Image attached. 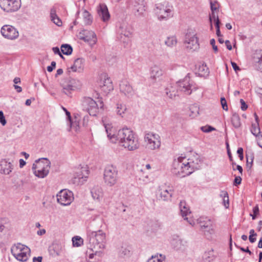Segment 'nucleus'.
Returning a JSON list of instances; mask_svg holds the SVG:
<instances>
[{
    "instance_id": "1",
    "label": "nucleus",
    "mask_w": 262,
    "mask_h": 262,
    "mask_svg": "<svg viewBox=\"0 0 262 262\" xmlns=\"http://www.w3.org/2000/svg\"><path fill=\"white\" fill-rule=\"evenodd\" d=\"M108 139L114 143L118 141L120 145L129 151H134L140 147L136 134L130 128L124 127L115 134L114 129L110 124H104Z\"/></svg>"
},
{
    "instance_id": "2",
    "label": "nucleus",
    "mask_w": 262,
    "mask_h": 262,
    "mask_svg": "<svg viewBox=\"0 0 262 262\" xmlns=\"http://www.w3.org/2000/svg\"><path fill=\"white\" fill-rule=\"evenodd\" d=\"M89 247L92 251L101 250L105 248L106 234L102 230L93 231L89 233Z\"/></svg>"
},
{
    "instance_id": "3",
    "label": "nucleus",
    "mask_w": 262,
    "mask_h": 262,
    "mask_svg": "<svg viewBox=\"0 0 262 262\" xmlns=\"http://www.w3.org/2000/svg\"><path fill=\"white\" fill-rule=\"evenodd\" d=\"M32 169L34 174L40 178L46 177L49 173L50 168V162L47 158H42L35 161Z\"/></svg>"
},
{
    "instance_id": "4",
    "label": "nucleus",
    "mask_w": 262,
    "mask_h": 262,
    "mask_svg": "<svg viewBox=\"0 0 262 262\" xmlns=\"http://www.w3.org/2000/svg\"><path fill=\"white\" fill-rule=\"evenodd\" d=\"M118 171L117 167L113 165L105 166L103 172V181L105 185L113 187L117 183Z\"/></svg>"
},
{
    "instance_id": "5",
    "label": "nucleus",
    "mask_w": 262,
    "mask_h": 262,
    "mask_svg": "<svg viewBox=\"0 0 262 262\" xmlns=\"http://www.w3.org/2000/svg\"><path fill=\"white\" fill-rule=\"evenodd\" d=\"M82 105L84 110L87 111L91 116H95L98 112L99 108L103 107V102L99 100L96 102L92 98L85 97L82 99Z\"/></svg>"
},
{
    "instance_id": "6",
    "label": "nucleus",
    "mask_w": 262,
    "mask_h": 262,
    "mask_svg": "<svg viewBox=\"0 0 262 262\" xmlns=\"http://www.w3.org/2000/svg\"><path fill=\"white\" fill-rule=\"evenodd\" d=\"M187 159L184 157H179L177 160H174L173 163V173L180 177H185L191 174L189 171V166L186 163Z\"/></svg>"
},
{
    "instance_id": "7",
    "label": "nucleus",
    "mask_w": 262,
    "mask_h": 262,
    "mask_svg": "<svg viewBox=\"0 0 262 262\" xmlns=\"http://www.w3.org/2000/svg\"><path fill=\"white\" fill-rule=\"evenodd\" d=\"M14 257L18 261H26L30 255V248L20 243L14 245L11 249Z\"/></svg>"
},
{
    "instance_id": "8",
    "label": "nucleus",
    "mask_w": 262,
    "mask_h": 262,
    "mask_svg": "<svg viewBox=\"0 0 262 262\" xmlns=\"http://www.w3.org/2000/svg\"><path fill=\"white\" fill-rule=\"evenodd\" d=\"M172 6L168 2L157 4L156 5V13L158 19L160 20H167L172 16Z\"/></svg>"
},
{
    "instance_id": "9",
    "label": "nucleus",
    "mask_w": 262,
    "mask_h": 262,
    "mask_svg": "<svg viewBox=\"0 0 262 262\" xmlns=\"http://www.w3.org/2000/svg\"><path fill=\"white\" fill-rule=\"evenodd\" d=\"M144 141L148 148L155 150L161 146V138L160 136L156 133L148 132L145 134Z\"/></svg>"
},
{
    "instance_id": "10",
    "label": "nucleus",
    "mask_w": 262,
    "mask_h": 262,
    "mask_svg": "<svg viewBox=\"0 0 262 262\" xmlns=\"http://www.w3.org/2000/svg\"><path fill=\"white\" fill-rule=\"evenodd\" d=\"M21 7V0H0V8L7 13L17 11Z\"/></svg>"
},
{
    "instance_id": "11",
    "label": "nucleus",
    "mask_w": 262,
    "mask_h": 262,
    "mask_svg": "<svg viewBox=\"0 0 262 262\" xmlns=\"http://www.w3.org/2000/svg\"><path fill=\"white\" fill-rule=\"evenodd\" d=\"M80 86V82L73 78L66 79L62 83L63 93L68 96H71L72 92L79 89Z\"/></svg>"
},
{
    "instance_id": "12",
    "label": "nucleus",
    "mask_w": 262,
    "mask_h": 262,
    "mask_svg": "<svg viewBox=\"0 0 262 262\" xmlns=\"http://www.w3.org/2000/svg\"><path fill=\"white\" fill-rule=\"evenodd\" d=\"M198 223L200 225L202 232L205 235H211L214 233V227L212 221L207 218L200 217L197 220Z\"/></svg>"
},
{
    "instance_id": "13",
    "label": "nucleus",
    "mask_w": 262,
    "mask_h": 262,
    "mask_svg": "<svg viewBox=\"0 0 262 262\" xmlns=\"http://www.w3.org/2000/svg\"><path fill=\"white\" fill-rule=\"evenodd\" d=\"M56 197L58 203L63 206L69 205L74 200L72 192L67 189L60 190L57 194Z\"/></svg>"
},
{
    "instance_id": "14",
    "label": "nucleus",
    "mask_w": 262,
    "mask_h": 262,
    "mask_svg": "<svg viewBox=\"0 0 262 262\" xmlns=\"http://www.w3.org/2000/svg\"><path fill=\"white\" fill-rule=\"evenodd\" d=\"M178 89L179 91L184 92L187 95H190L193 91H195L198 88L190 82L189 76H186L184 79L178 82Z\"/></svg>"
},
{
    "instance_id": "15",
    "label": "nucleus",
    "mask_w": 262,
    "mask_h": 262,
    "mask_svg": "<svg viewBox=\"0 0 262 262\" xmlns=\"http://www.w3.org/2000/svg\"><path fill=\"white\" fill-rule=\"evenodd\" d=\"M184 43L186 48L190 50L195 51L199 48L198 38L193 32L186 34Z\"/></svg>"
},
{
    "instance_id": "16",
    "label": "nucleus",
    "mask_w": 262,
    "mask_h": 262,
    "mask_svg": "<svg viewBox=\"0 0 262 262\" xmlns=\"http://www.w3.org/2000/svg\"><path fill=\"white\" fill-rule=\"evenodd\" d=\"M1 33L5 38L10 40L15 39L19 36V33L16 29L9 25L3 26L1 28Z\"/></svg>"
},
{
    "instance_id": "17",
    "label": "nucleus",
    "mask_w": 262,
    "mask_h": 262,
    "mask_svg": "<svg viewBox=\"0 0 262 262\" xmlns=\"http://www.w3.org/2000/svg\"><path fill=\"white\" fill-rule=\"evenodd\" d=\"M98 85L101 90L106 94L108 93L114 89L111 79L105 74L101 75L100 79L98 81Z\"/></svg>"
},
{
    "instance_id": "18",
    "label": "nucleus",
    "mask_w": 262,
    "mask_h": 262,
    "mask_svg": "<svg viewBox=\"0 0 262 262\" xmlns=\"http://www.w3.org/2000/svg\"><path fill=\"white\" fill-rule=\"evenodd\" d=\"M79 37L80 39L88 42L92 46L96 44L97 41L96 35L92 31L82 30L79 32Z\"/></svg>"
},
{
    "instance_id": "19",
    "label": "nucleus",
    "mask_w": 262,
    "mask_h": 262,
    "mask_svg": "<svg viewBox=\"0 0 262 262\" xmlns=\"http://www.w3.org/2000/svg\"><path fill=\"white\" fill-rule=\"evenodd\" d=\"M128 7L132 9L135 13H138V15L143 14L145 11V5L143 1L128 0Z\"/></svg>"
},
{
    "instance_id": "20",
    "label": "nucleus",
    "mask_w": 262,
    "mask_h": 262,
    "mask_svg": "<svg viewBox=\"0 0 262 262\" xmlns=\"http://www.w3.org/2000/svg\"><path fill=\"white\" fill-rule=\"evenodd\" d=\"M120 91L128 98H132L135 94L134 90L126 80H123L120 83Z\"/></svg>"
},
{
    "instance_id": "21",
    "label": "nucleus",
    "mask_w": 262,
    "mask_h": 262,
    "mask_svg": "<svg viewBox=\"0 0 262 262\" xmlns=\"http://www.w3.org/2000/svg\"><path fill=\"white\" fill-rule=\"evenodd\" d=\"M118 32L120 36V40L122 42H126L132 36V32L128 30L126 23L121 24L118 29Z\"/></svg>"
},
{
    "instance_id": "22",
    "label": "nucleus",
    "mask_w": 262,
    "mask_h": 262,
    "mask_svg": "<svg viewBox=\"0 0 262 262\" xmlns=\"http://www.w3.org/2000/svg\"><path fill=\"white\" fill-rule=\"evenodd\" d=\"M89 170L86 167H82L79 171L76 173L74 177V182L78 184H82L87 181L89 177Z\"/></svg>"
},
{
    "instance_id": "23",
    "label": "nucleus",
    "mask_w": 262,
    "mask_h": 262,
    "mask_svg": "<svg viewBox=\"0 0 262 262\" xmlns=\"http://www.w3.org/2000/svg\"><path fill=\"white\" fill-rule=\"evenodd\" d=\"M252 63L255 69L262 73V50H256L253 54Z\"/></svg>"
},
{
    "instance_id": "24",
    "label": "nucleus",
    "mask_w": 262,
    "mask_h": 262,
    "mask_svg": "<svg viewBox=\"0 0 262 262\" xmlns=\"http://www.w3.org/2000/svg\"><path fill=\"white\" fill-rule=\"evenodd\" d=\"M200 162L201 160L197 155H193L190 158L187 159L186 163L188 166L190 167L189 169V171H191V174L195 169H198L199 168Z\"/></svg>"
},
{
    "instance_id": "25",
    "label": "nucleus",
    "mask_w": 262,
    "mask_h": 262,
    "mask_svg": "<svg viewBox=\"0 0 262 262\" xmlns=\"http://www.w3.org/2000/svg\"><path fill=\"white\" fill-rule=\"evenodd\" d=\"M97 13L103 21L106 22L110 19V14L105 4H99L97 8Z\"/></svg>"
},
{
    "instance_id": "26",
    "label": "nucleus",
    "mask_w": 262,
    "mask_h": 262,
    "mask_svg": "<svg viewBox=\"0 0 262 262\" xmlns=\"http://www.w3.org/2000/svg\"><path fill=\"white\" fill-rule=\"evenodd\" d=\"M173 194V190L172 189H167L160 187L158 189V198L164 201L170 200Z\"/></svg>"
},
{
    "instance_id": "27",
    "label": "nucleus",
    "mask_w": 262,
    "mask_h": 262,
    "mask_svg": "<svg viewBox=\"0 0 262 262\" xmlns=\"http://www.w3.org/2000/svg\"><path fill=\"white\" fill-rule=\"evenodd\" d=\"M50 254L54 257L62 255L64 253V247L59 244H53L49 249Z\"/></svg>"
},
{
    "instance_id": "28",
    "label": "nucleus",
    "mask_w": 262,
    "mask_h": 262,
    "mask_svg": "<svg viewBox=\"0 0 262 262\" xmlns=\"http://www.w3.org/2000/svg\"><path fill=\"white\" fill-rule=\"evenodd\" d=\"M164 73L162 69L157 65H154L150 68V78L156 80L161 77Z\"/></svg>"
},
{
    "instance_id": "29",
    "label": "nucleus",
    "mask_w": 262,
    "mask_h": 262,
    "mask_svg": "<svg viewBox=\"0 0 262 262\" xmlns=\"http://www.w3.org/2000/svg\"><path fill=\"white\" fill-rule=\"evenodd\" d=\"M13 169V165L11 162L5 160H2L0 163V173L9 174Z\"/></svg>"
},
{
    "instance_id": "30",
    "label": "nucleus",
    "mask_w": 262,
    "mask_h": 262,
    "mask_svg": "<svg viewBox=\"0 0 262 262\" xmlns=\"http://www.w3.org/2000/svg\"><path fill=\"white\" fill-rule=\"evenodd\" d=\"M84 63V59L82 58H78L74 61L73 64L70 67V68H69V69H71L74 72H80L83 69Z\"/></svg>"
},
{
    "instance_id": "31",
    "label": "nucleus",
    "mask_w": 262,
    "mask_h": 262,
    "mask_svg": "<svg viewBox=\"0 0 262 262\" xmlns=\"http://www.w3.org/2000/svg\"><path fill=\"white\" fill-rule=\"evenodd\" d=\"M219 8V3L216 2H210V8L212 11L211 14L209 16V20L210 23V28L211 29H212V19H215L217 17V15H218L217 13L215 12L218 10Z\"/></svg>"
},
{
    "instance_id": "32",
    "label": "nucleus",
    "mask_w": 262,
    "mask_h": 262,
    "mask_svg": "<svg viewBox=\"0 0 262 262\" xmlns=\"http://www.w3.org/2000/svg\"><path fill=\"white\" fill-rule=\"evenodd\" d=\"M95 252L87 254L88 262H98L99 260V257H101L102 253L100 250H95Z\"/></svg>"
},
{
    "instance_id": "33",
    "label": "nucleus",
    "mask_w": 262,
    "mask_h": 262,
    "mask_svg": "<svg viewBox=\"0 0 262 262\" xmlns=\"http://www.w3.org/2000/svg\"><path fill=\"white\" fill-rule=\"evenodd\" d=\"M92 196L94 199L100 200L103 196V191L101 187L98 186L94 187L91 190Z\"/></svg>"
},
{
    "instance_id": "34",
    "label": "nucleus",
    "mask_w": 262,
    "mask_h": 262,
    "mask_svg": "<svg viewBox=\"0 0 262 262\" xmlns=\"http://www.w3.org/2000/svg\"><path fill=\"white\" fill-rule=\"evenodd\" d=\"M171 243L174 248L178 250L185 246L186 242L180 238L179 236H177L172 239Z\"/></svg>"
},
{
    "instance_id": "35",
    "label": "nucleus",
    "mask_w": 262,
    "mask_h": 262,
    "mask_svg": "<svg viewBox=\"0 0 262 262\" xmlns=\"http://www.w3.org/2000/svg\"><path fill=\"white\" fill-rule=\"evenodd\" d=\"M50 18L51 21L57 26H62V22L56 14V10L54 9H52L50 11Z\"/></svg>"
},
{
    "instance_id": "36",
    "label": "nucleus",
    "mask_w": 262,
    "mask_h": 262,
    "mask_svg": "<svg viewBox=\"0 0 262 262\" xmlns=\"http://www.w3.org/2000/svg\"><path fill=\"white\" fill-rule=\"evenodd\" d=\"M215 258V256L214 254V251L213 249L206 251L203 256V259L207 262H210L213 260Z\"/></svg>"
},
{
    "instance_id": "37",
    "label": "nucleus",
    "mask_w": 262,
    "mask_h": 262,
    "mask_svg": "<svg viewBox=\"0 0 262 262\" xmlns=\"http://www.w3.org/2000/svg\"><path fill=\"white\" fill-rule=\"evenodd\" d=\"M220 196L223 199V204L226 208L229 206V199L228 192L226 191L222 190L220 192Z\"/></svg>"
},
{
    "instance_id": "38",
    "label": "nucleus",
    "mask_w": 262,
    "mask_h": 262,
    "mask_svg": "<svg viewBox=\"0 0 262 262\" xmlns=\"http://www.w3.org/2000/svg\"><path fill=\"white\" fill-rule=\"evenodd\" d=\"M180 208L181 214L183 217L186 216L189 213H190L189 208L186 206L185 202L181 201L180 202Z\"/></svg>"
},
{
    "instance_id": "39",
    "label": "nucleus",
    "mask_w": 262,
    "mask_h": 262,
    "mask_svg": "<svg viewBox=\"0 0 262 262\" xmlns=\"http://www.w3.org/2000/svg\"><path fill=\"white\" fill-rule=\"evenodd\" d=\"M231 123L232 125L236 128H239L241 125L240 117L236 113H234L231 117Z\"/></svg>"
},
{
    "instance_id": "40",
    "label": "nucleus",
    "mask_w": 262,
    "mask_h": 262,
    "mask_svg": "<svg viewBox=\"0 0 262 262\" xmlns=\"http://www.w3.org/2000/svg\"><path fill=\"white\" fill-rule=\"evenodd\" d=\"M82 16L85 25H90L92 23L93 17L91 14L87 10H85L83 12Z\"/></svg>"
},
{
    "instance_id": "41",
    "label": "nucleus",
    "mask_w": 262,
    "mask_h": 262,
    "mask_svg": "<svg viewBox=\"0 0 262 262\" xmlns=\"http://www.w3.org/2000/svg\"><path fill=\"white\" fill-rule=\"evenodd\" d=\"M177 43V39L174 36L167 37L165 41V44L169 47H172Z\"/></svg>"
},
{
    "instance_id": "42",
    "label": "nucleus",
    "mask_w": 262,
    "mask_h": 262,
    "mask_svg": "<svg viewBox=\"0 0 262 262\" xmlns=\"http://www.w3.org/2000/svg\"><path fill=\"white\" fill-rule=\"evenodd\" d=\"M61 51L63 54L69 55L72 54L73 49L70 45L64 44L61 46Z\"/></svg>"
},
{
    "instance_id": "43",
    "label": "nucleus",
    "mask_w": 262,
    "mask_h": 262,
    "mask_svg": "<svg viewBox=\"0 0 262 262\" xmlns=\"http://www.w3.org/2000/svg\"><path fill=\"white\" fill-rule=\"evenodd\" d=\"M161 226V223L158 221H151L149 224V228L154 232L160 229Z\"/></svg>"
},
{
    "instance_id": "44",
    "label": "nucleus",
    "mask_w": 262,
    "mask_h": 262,
    "mask_svg": "<svg viewBox=\"0 0 262 262\" xmlns=\"http://www.w3.org/2000/svg\"><path fill=\"white\" fill-rule=\"evenodd\" d=\"M126 110V106L122 104H117L116 112L117 114L120 116L123 117V115Z\"/></svg>"
},
{
    "instance_id": "45",
    "label": "nucleus",
    "mask_w": 262,
    "mask_h": 262,
    "mask_svg": "<svg viewBox=\"0 0 262 262\" xmlns=\"http://www.w3.org/2000/svg\"><path fill=\"white\" fill-rule=\"evenodd\" d=\"M251 133L257 137L258 135L260 134V128L259 127V124L257 123H253L251 125Z\"/></svg>"
},
{
    "instance_id": "46",
    "label": "nucleus",
    "mask_w": 262,
    "mask_h": 262,
    "mask_svg": "<svg viewBox=\"0 0 262 262\" xmlns=\"http://www.w3.org/2000/svg\"><path fill=\"white\" fill-rule=\"evenodd\" d=\"M72 241L73 246L76 247H79L83 243L82 238L78 236H75L73 237Z\"/></svg>"
},
{
    "instance_id": "47",
    "label": "nucleus",
    "mask_w": 262,
    "mask_h": 262,
    "mask_svg": "<svg viewBox=\"0 0 262 262\" xmlns=\"http://www.w3.org/2000/svg\"><path fill=\"white\" fill-rule=\"evenodd\" d=\"M160 258L157 256H152L150 258L147 262H165V260L163 259L162 255H160Z\"/></svg>"
},
{
    "instance_id": "48",
    "label": "nucleus",
    "mask_w": 262,
    "mask_h": 262,
    "mask_svg": "<svg viewBox=\"0 0 262 262\" xmlns=\"http://www.w3.org/2000/svg\"><path fill=\"white\" fill-rule=\"evenodd\" d=\"M201 129L204 133H209L211 131L215 130V128L209 125H206L202 126Z\"/></svg>"
},
{
    "instance_id": "49",
    "label": "nucleus",
    "mask_w": 262,
    "mask_h": 262,
    "mask_svg": "<svg viewBox=\"0 0 262 262\" xmlns=\"http://www.w3.org/2000/svg\"><path fill=\"white\" fill-rule=\"evenodd\" d=\"M71 127L75 128V130H77L79 127V121L75 120L72 121L71 118V121H69Z\"/></svg>"
},
{
    "instance_id": "50",
    "label": "nucleus",
    "mask_w": 262,
    "mask_h": 262,
    "mask_svg": "<svg viewBox=\"0 0 262 262\" xmlns=\"http://www.w3.org/2000/svg\"><path fill=\"white\" fill-rule=\"evenodd\" d=\"M199 71L202 72V74L205 75L208 73V69L206 65L202 64L199 67Z\"/></svg>"
},
{
    "instance_id": "51",
    "label": "nucleus",
    "mask_w": 262,
    "mask_h": 262,
    "mask_svg": "<svg viewBox=\"0 0 262 262\" xmlns=\"http://www.w3.org/2000/svg\"><path fill=\"white\" fill-rule=\"evenodd\" d=\"M221 103L223 108L225 111H227L228 110V106H227V101L225 98H224V97L221 98Z\"/></svg>"
},
{
    "instance_id": "52",
    "label": "nucleus",
    "mask_w": 262,
    "mask_h": 262,
    "mask_svg": "<svg viewBox=\"0 0 262 262\" xmlns=\"http://www.w3.org/2000/svg\"><path fill=\"white\" fill-rule=\"evenodd\" d=\"M165 91L166 95L171 99L174 97L176 95V94L174 91L171 92L170 91H169L168 89H166Z\"/></svg>"
},
{
    "instance_id": "53",
    "label": "nucleus",
    "mask_w": 262,
    "mask_h": 262,
    "mask_svg": "<svg viewBox=\"0 0 262 262\" xmlns=\"http://www.w3.org/2000/svg\"><path fill=\"white\" fill-rule=\"evenodd\" d=\"M0 122L3 125H5L6 124V120L2 111H0Z\"/></svg>"
},
{
    "instance_id": "54",
    "label": "nucleus",
    "mask_w": 262,
    "mask_h": 262,
    "mask_svg": "<svg viewBox=\"0 0 262 262\" xmlns=\"http://www.w3.org/2000/svg\"><path fill=\"white\" fill-rule=\"evenodd\" d=\"M210 45L212 46V48L213 49V50L215 52H217L218 51V49H217V47L216 46H215V40L214 39L212 38L210 40Z\"/></svg>"
},
{
    "instance_id": "55",
    "label": "nucleus",
    "mask_w": 262,
    "mask_h": 262,
    "mask_svg": "<svg viewBox=\"0 0 262 262\" xmlns=\"http://www.w3.org/2000/svg\"><path fill=\"white\" fill-rule=\"evenodd\" d=\"M240 102H241V109L243 111H245L248 108V105L247 104H246V103H245V102L244 101V100L242 99H241L240 100Z\"/></svg>"
},
{
    "instance_id": "56",
    "label": "nucleus",
    "mask_w": 262,
    "mask_h": 262,
    "mask_svg": "<svg viewBox=\"0 0 262 262\" xmlns=\"http://www.w3.org/2000/svg\"><path fill=\"white\" fill-rule=\"evenodd\" d=\"M56 66V62L55 61H52L51 66H48L47 67V70L48 72H52L53 69L55 68Z\"/></svg>"
},
{
    "instance_id": "57",
    "label": "nucleus",
    "mask_w": 262,
    "mask_h": 262,
    "mask_svg": "<svg viewBox=\"0 0 262 262\" xmlns=\"http://www.w3.org/2000/svg\"><path fill=\"white\" fill-rule=\"evenodd\" d=\"M242 178L240 176L236 177L234 181V184L235 185H239L241 183Z\"/></svg>"
},
{
    "instance_id": "58",
    "label": "nucleus",
    "mask_w": 262,
    "mask_h": 262,
    "mask_svg": "<svg viewBox=\"0 0 262 262\" xmlns=\"http://www.w3.org/2000/svg\"><path fill=\"white\" fill-rule=\"evenodd\" d=\"M257 137V144L258 145L262 147V134H259Z\"/></svg>"
},
{
    "instance_id": "59",
    "label": "nucleus",
    "mask_w": 262,
    "mask_h": 262,
    "mask_svg": "<svg viewBox=\"0 0 262 262\" xmlns=\"http://www.w3.org/2000/svg\"><path fill=\"white\" fill-rule=\"evenodd\" d=\"M215 21V26L216 29H220V21L218 15H217V17L215 19H213Z\"/></svg>"
},
{
    "instance_id": "60",
    "label": "nucleus",
    "mask_w": 262,
    "mask_h": 262,
    "mask_svg": "<svg viewBox=\"0 0 262 262\" xmlns=\"http://www.w3.org/2000/svg\"><path fill=\"white\" fill-rule=\"evenodd\" d=\"M225 43L227 48L229 50H231L232 48V46H231V44L230 41L228 40H227L225 41Z\"/></svg>"
},
{
    "instance_id": "61",
    "label": "nucleus",
    "mask_w": 262,
    "mask_h": 262,
    "mask_svg": "<svg viewBox=\"0 0 262 262\" xmlns=\"http://www.w3.org/2000/svg\"><path fill=\"white\" fill-rule=\"evenodd\" d=\"M63 110L66 112V115L67 116V118L69 121H71V114L64 107H62Z\"/></svg>"
},
{
    "instance_id": "62",
    "label": "nucleus",
    "mask_w": 262,
    "mask_h": 262,
    "mask_svg": "<svg viewBox=\"0 0 262 262\" xmlns=\"http://www.w3.org/2000/svg\"><path fill=\"white\" fill-rule=\"evenodd\" d=\"M184 220H187V222H188V223L191 225V226H194V224H195V222L193 220H191V219H189L188 217H184Z\"/></svg>"
},
{
    "instance_id": "63",
    "label": "nucleus",
    "mask_w": 262,
    "mask_h": 262,
    "mask_svg": "<svg viewBox=\"0 0 262 262\" xmlns=\"http://www.w3.org/2000/svg\"><path fill=\"white\" fill-rule=\"evenodd\" d=\"M42 257L41 256L34 257L33 258V262H41Z\"/></svg>"
},
{
    "instance_id": "64",
    "label": "nucleus",
    "mask_w": 262,
    "mask_h": 262,
    "mask_svg": "<svg viewBox=\"0 0 262 262\" xmlns=\"http://www.w3.org/2000/svg\"><path fill=\"white\" fill-rule=\"evenodd\" d=\"M253 214H255V215H257L258 214V213H259V208H258V205L255 206L253 208Z\"/></svg>"
}]
</instances>
